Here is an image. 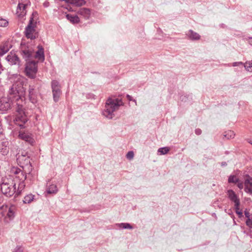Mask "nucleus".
<instances>
[{"label": "nucleus", "mask_w": 252, "mask_h": 252, "mask_svg": "<svg viewBox=\"0 0 252 252\" xmlns=\"http://www.w3.org/2000/svg\"><path fill=\"white\" fill-rule=\"evenodd\" d=\"M123 105L124 103L120 99L109 98L106 101L103 115L109 119H112L114 116V112L118 110L120 106Z\"/></svg>", "instance_id": "obj_2"}, {"label": "nucleus", "mask_w": 252, "mask_h": 252, "mask_svg": "<svg viewBox=\"0 0 252 252\" xmlns=\"http://www.w3.org/2000/svg\"><path fill=\"white\" fill-rule=\"evenodd\" d=\"M237 187L238 188L240 189H242L244 188V183H243L242 182H240V181L239 182H237Z\"/></svg>", "instance_id": "obj_38"}, {"label": "nucleus", "mask_w": 252, "mask_h": 252, "mask_svg": "<svg viewBox=\"0 0 252 252\" xmlns=\"http://www.w3.org/2000/svg\"><path fill=\"white\" fill-rule=\"evenodd\" d=\"M16 183L12 178H5L1 180L0 184V190L2 194L7 197H11L15 194V197L20 194H17Z\"/></svg>", "instance_id": "obj_1"}, {"label": "nucleus", "mask_w": 252, "mask_h": 252, "mask_svg": "<svg viewBox=\"0 0 252 252\" xmlns=\"http://www.w3.org/2000/svg\"><path fill=\"white\" fill-rule=\"evenodd\" d=\"M16 157L18 164L23 170L25 166H27L29 168H31L32 166L30 164V159L28 156L23 154L20 155L18 153L17 154Z\"/></svg>", "instance_id": "obj_11"}, {"label": "nucleus", "mask_w": 252, "mask_h": 252, "mask_svg": "<svg viewBox=\"0 0 252 252\" xmlns=\"http://www.w3.org/2000/svg\"><path fill=\"white\" fill-rule=\"evenodd\" d=\"M236 213L238 215L239 218L243 217V213L241 210H240V206H234Z\"/></svg>", "instance_id": "obj_33"}, {"label": "nucleus", "mask_w": 252, "mask_h": 252, "mask_svg": "<svg viewBox=\"0 0 252 252\" xmlns=\"http://www.w3.org/2000/svg\"><path fill=\"white\" fill-rule=\"evenodd\" d=\"M37 48L36 52L34 51V59H37L39 61L43 62L45 60L44 49L41 45H38Z\"/></svg>", "instance_id": "obj_17"}, {"label": "nucleus", "mask_w": 252, "mask_h": 252, "mask_svg": "<svg viewBox=\"0 0 252 252\" xmlns=\"http://www.w3.org/2000/svg\"><path fill=\"white\" fill-rule=\"evenodd\" d=\"M19 137L21 139H23L25 141L29 142L31 144H32V143L34 142V139L32 137H31V136L28 133L24 132H20L19 134Z\"/></svg>", "instance_id": "obj_21"}, {"label": "nucleus", "mask_w": 252, "mask_h": 252, "mask_svg": "<svg viewBox=\"0 0 252 252\" xmlns=\"http://www.w3.org/2000/svg\"><path fill=\"white\" fill-rule=\"evenodd\" d=\"M46 190L49 194L56 193L58 191V189L56 185L52 184L47 187Z\"/></svg>", "instance_id": "obj_26"}, {"label": "nucleus", "mask_w": 252, "mask_h": 252, "mask_svg": "<svg viewBox=\"0 0 252 252\" xmlns=\"http://www.w3.org/2000/svg\"><path fill=\"white\" fill-rule=\"evenodd\" d=\"M251 144H252V142H251Z\"/></svg>", "instance_id": "obj_47"}, {"label": "nucleus", "mask_w": 252, "mask_h": 252, "mask_svg": "<svg viewBox=\"0 0 252 252\" xmlns=\"http://www.w3.org/2000/svg\"><path fill=\"white\" fill-rule=\"evenodd\" d=\"M195 132L197 135H200L201 133V130L199 128H197L195 130Z\"/></svg>", "instance_id": "obj_41"}, {"label": "nucleus", "mask_w": 252, "mask_h": 252, "mask_svg": "<svg viewBox=\"0 0 252 252\" xmlns=\"http://www.w3.org/2000/svg\"><path fill=\"white\" fill-rule=\"evenodd\" d=\"M239 179L236 177L235 175H230L228 179V182L229 183L236 184L239 182Z\"/></svg>", "instance_id": "obj_29"}, {"label": "nucleus", "mask_w": 252, "mask_h": 252, "mask_svg": "<svg viewBox=\"0 0 252 252\" xmlns=\"http://www.w3.org/2000/svg\"><path fill=\"white\" fill-rule=\"evenodd\" d=\"M77 13L86 19H89L91 15V11L89 8H81L78 11Z\"/></svg>", "instance_id": "obj_23"}, {"label": "nucleus", "mask_w": 252, "mask_h": 252, "mask_svg": "<svg viewBox=\"0 0 252 252\" xmlns=\"http://www.w3.org/2000/svg\"><path fill=\"white\" fill-rule=\"evenodd\" d=\"M244 186L245 192L252 195V177L248 174L245 175Z\"/></svg>", "instance_id": "obj_12"}, {"label": "nucleus", "mask_w": 252, "mask_h": 252, "mask_svg": "<svg viewBox=\"0 0 252 252\" xmlns=\"http://www.w3.org/2000/svg\"><path fill=\"white\" fill-rule=\"evenodd\" d=\"M16 112L17 114L15 119V124L21 128H24L25 124L28 121V118L23 111L22 105L18 104Z\"/></svg>", "instance_id": "obj_8"}, {"label": "nucleus", "mask_w": 252, "mask_h": 252, "mask_svg": "<svg viewBox=\"0 0 252 252\" xmlns=\"http://www.w3.org/2000/svg\"><path fill=\"white\" fill-rule=\"evenodd\" d=\"M221 165L222 166L226 165V163L225 162H221Z\"/></svg>", "instance_id": "obj_44"}, {"label": "nucleus", "mask_w": 252, "mask_h": 252, "mask_svg": "<svg viewBox=\"0 0 252 252\" xmlns=\"http://www.w3.org/2000/svg\"><path fill=\"white\" fill-rule=\"evenodd\" d=\"M51 86L54 100L55 102H57L59 100L62 94L61 86L59 82L57 80L52 81Z\"/></svg>", "instance_id": "obj_10"}, {"label": "nucleus", "mask_w": 252, "mask_h": 252, "mask_svg": "<svg viewBox=\"0 0 252 252\" xmlns=\"http://www.w3.org/2000/svg\"><path fill=\"white\" fill-rule=\"evenodd\" d=\"M246 225L250 228H252V219L249 218L246 221Z\"/></svg>", "instance_id": "obj_37"}, {"label": "nucleus", "mask_w": 252, "mask_h": 252, "mask_svg": "<svg viewBox=\"0 0 252 252\" xmlns=\"http://www.w3.org/2000/svg\"><path fill=\"white\" fill-rule=\"evenodd\" d=\"M8 22L5 19L0 18V27H5L8 25Z\"/></svg>", "instance_id": "obj_34"}, {"label": "nucleus", "mask_w": 252, "mask_h": 252, "mask_svg": "<svg viewBox=\"0 0 252 252\" xmlns=\"http://www.w3.org/2000/svg\"><path fill=\"white\" fill-rule=\"evenodd\" d=\"M244 213H245V215L246 218H247L248 219L250 218V213L247 210H246L244 211Z\"/></svg>", "instance_id": "obj_40"}, {"label": "nucleus", "mask_w": 252, "mask_h": 252, "mask_svg": "<svg viewBox=\"0 0 252 252\" xmlns=\"http://www.w3.org/2000/svg\"><path fill=\"white\" fill-rule=\"evenodd\" d=\"M235 134L233 131L228 130L225 131L223 134V139H230L234 137Z\"/></svg>", "instance_id": "obj_27"}, {"label": "nucleus", "mask_w": 252, "mask_h": 252, "mask_svg": "<svg viewBox=\"0 0 252 252\" xmlns=\"http://www.w3.org/2000/svg\"><path fill=\"white\" fill-rule=\"evenodd\" d=\"M126 97L128 99V100H129V101H133L136 102V100L135 99H133L132 96H130V95L127 94Z\"/></svg>", "instance_id": "obj_39"}, {"label": "nucleus", "mask_w": 252, "mask_h": 252, "mask_svg": "<svg viewBox=\"0 0 252 252\" xmlns=\"http://www.w3.org/2000/svg\"><path fill=\"white\" fill-rule=\"evenodd\" d=\"M239 64H243V63L242 62H238V63L236 62V63H233V65L234 66H237Z\"/></svg>", "instance_id": "obj_43"}, {"label": "nucleus", "mask_w": 252, "mask_h": 252, "mask_svg": "<svg viewBox=\"0 0 252 252\" xmlns=\"http://www.w3.org/2000/svg\"><path fill=\"white\" fill-rule=\"evenodd\" d=\"M227 194L228 195V198L232 201L234 203V206H240V199L238 198L237 194L232 189H229L227 190Z\"/></svg>", "instance_id": "obj_15"}, {"label": "nucleus", "mask_w": 252, "mask_h": 252, "mask_svg": "<svg viewBox=\"0 0 252 252\" xmlns=\"http://www.w3.org/2000/svg\"><path fill=\"white\" fill-rule=\"evenodd\" d=\"M227 194L228 195V198L232 201L234 203V206H240V199L238 198L237 194L232 189H229L227 190Z\"/></svg>", "instance_id": "obj_14"}, {"label": "nucleus", "mask_w": 252, "mask_h": 252, "mask_svg": "<svg viewBox=\"0 0 252 252\" xmlns=\"http://www.w3.org/2000/svg\"><path fill=\"white\" fill-rule=\"evenodd\" d=\"M134 157V153L133 151H129L126 155V157L128 159H131L133 158Z\"/></svg>", "instance_id": "obj_35"}, {"label": "nucleus", "mask_w": 252, "mask_h": 252, "mask_svg": "<svg viewBox=\"0 0 252 252\" xmlns=\"http://www.w3.org/2000/svg\"><path fill=\"white\" fill-rule=\"evenodd\" d=\"M187 35L189 38L191 40H198L200 39V35L191 30L189 31Z\"/></svg>", "instance_id": "obj_22"}, {"label": "nucleus", "mask_w": 252, "mask_h": 252, "mask_svg": "<svg viewBox=\"0 0 252 252\" xmlns=\"http://www.w3.org/2000/svg\"><path fill=\"white\" fill-rule=\"evenodd\" d=\"M245 69L250 72H252V62L248 61L244 64Z\"/></svg>", "instance_id": "obj_30"}, {"label": "nucleus", "mask_w": 252, "mask_h": 252, "mask_svg": "<svg viewBox=\"0 0 252 252\" xmlns=\"http://www.w3.org/2000/svg\"><path fill=\"white\" fill-rule=\"evenodd\" d=\"M66 17L72 24H77L80 22L79 18L77 15L67 14Z\"/></svg>", "instance_id": "obj_24"}, {"label": "nucleus", "mask_w": 252, "mask_h": 252, "mask_svg": "<svg viewBox=\"0 0 252 252\" xmlns=\"http://www.w3.org/2000/svg\"><path fill=\"white\" fill-rule=\"evenodd\" d=\"M11 173L14 175L13 181L18 184L17 194H21L22 191L25 189V181L27 178V175L22 169L17 167H13L11 169Z\"/></svg>", "instance_id": "obj_3"}, {"label": "nucleus", "mask_w": 252, "mask_h": 252, "mask_svg": "<svg viewBox=\"0 0 252 252\" xmlns=\"http://www.w3.org/2000/svg\"><path fill=\"white\" fill-rule=\"evenodd\" d=\"M12 48V45L8 41H5L0 45V57L7 53Z\"/></svg>", "instance_id": "obj_16"}, {"label": "nucleus", "mask_w": 252, "mask_h": 252, "mask_svg": "<svg viewBox=\"0 0 252 252\" xmlns=\"http://www.w3.org/2000/svg\"><path fill=\"white\" fill-rule=\"evenodd\" d=\"M13 252H22V250L21 247H17Z\"/></svg>", "instance_id": "obj_42"}, {"label": "nucleus", "mask_w": 252, "mask_h": 252, "mask_svg": "<svg viewBox=\"0 0 252 252\" xmlns=\"http://www.w3.org/2000/svg\"><path fill=\"white\" fill-rule=\"evenodd\" d=\"M26 5L25 4H23V3H19L18 5V6H17V10H25V9L26 8Z\"/></svg>", "instance_id": "obj_36"}, {"label": "nucleus", "mask_w": 252, "mask_h": 252, "mask_svg": "<svg viewBox=\"0 0 252 252\" xmlns=\"http://www.w3.org/2000/svg\"><path fill=\"white\" fill-rule=\"evenodd\" d=\"M14 217L13 210L7 206L2 205L0 207V221L9 222Z\"/></svg>", "instance_id": "obj_5"}, {"label": "nucleus", "mask_w": 252, "mask_h": 252, "mask_svg": "<svg viewBox=\"0 0 252 252\" xmlns=\"http://www.w3.org/2000/svg\"><path fill=\"white\" fill-rule=\"evenodd\" d=\"M249 43L251 45H252V38H251L249 40Z\"/></svg>", "instance_id": "obj_45"}, {"label": "nucleus", "mask_w": 252, "mask_h": 252, "mask_svg": "<svg viewBox=\"0 0 252 252\" xmlns=\"http://www.w3.org/2000/svg\"><path fill=\"white\" fill-rule=\"evenodd\" d=\"M36 26V22L34 21L33 17H31L29 23L26 27L25 31V35L27 38L34 39L38 37V33L35 29Z\"/></svg>", "instance_id": "obj_6"}, {"label": "nucleus", "mask_w": 252, "mask_h": 252, "mask_svg": "<svg viewBox=\"0 0 252 252\" xmlns=\"http://www.w3.org/2000/svg\"><path fill=\"white\" fill-rule=\"evenodd\" d=\"M6 60L11 65H20L19 58L14 53L10 52L6 57Z\"/></svg>", "instance_id": "obj_13"}, {"label": "nucleus", "mask_w": 252, "mask_h": 252, "mask_svg": "<svg viewBox=\"0 0 252 252\" xmlns=\"http://www.w3.org/2000/svg\"><path fill=\"white\" fill-rule=\"evenodd\" d=\"M34 195L32 194H29L25 196L23 202L25 204L31 203L34 199Z\"/></svg>", "instance_id": "obj_28"}, {"label": "nucleus", "mask_w": 252, "mask_h": 252, "mask_svg": "<svg viewBox=\"0 0 252 252\" xmlns=\"http://www.w3.org/2000/svg\"><path fill=\"white\" fill-rule=\"evenodd\" d=\"M119 226L124 229H132V226L127 223H121L119 224Z\"/></svg>", "instance_id": "obj_32"}, {"label": "nucleus", "mask_w": 252, "mask_h": 252, "mask_svg": "<svg viewBox=\"0 0 252 252\" xmlns=\"http://www.w3.org/2000/svg\"><path fill=\"white\" fill-rule=\"evenodd\" d=\"M20 53L22 58L26 62L34 60V48L32 45L22 42Z\"/></svg>", "instance_id": "obj_4"}, {"label": "nucleus", "mask_w": 252, "mask_h": 252, "mask_svg": "<svg viewBox=\"0 0 252 252\" xmlns=\"http://www.w3.org/2000/svg\"><path fill=\"white\" fill-rule=\"evenodd\" d=\"M2 70H3V69L2 68V67H0V74L1 73V72Z\"/></svg>", "instance_id": "obj_46"}, {"label": "nucleus", "mask_w": 252, "mask_h": 252, "mask_svg": "<svg viewBox=\"0 0 252 252\" xmlns=\"http://www.w3.org/2000/svg\"><path fill=\"white\" fill-rule=\"evenodd\" d=\"M65 1L77 6H82L85 3L84 0H65Z\"/></svg>", "instance_id": "obj_25"}, {"label": "nucleus", "mask_w": 252, "mask_h": 252, "mask_svg": "<svg viewBox=\"0 0 252 252\" xmlns=\"http://www.w3.org/2000/svg\"><path fill=\"white\" fill-rule=\"evenodd\" d=\"M9 150V142L6 139H3L0 143V153L2 155H6Z\"/></svg>", "instance_id": "obj_18"}, {"label": "nucleus", "mask_w": 252, "mask_h": 252, "mask_svg": "<svg viewBox=\"0 0 252 252\" xmlns=\"http://www.w3.org/2000/svg\"><path fill=\"white\" fill-rule=\"evenodd\" d=\"M29 97L30 101L33 104L37 102V95L36 92L32 86H30L29 89Z\"/></svg>", "instance_id": "obj_20"}, {"label": "nucleus", "mask_w": 252, "mask_h": 252, "mask_svg": "<svg viewBox=\"0 0 252 252\" xmlns=\"http://www.w3.org/2000/svg\"><path fill=\"white\" fill-rule=\"evenodd\" d=\"M37 63L38 62H35L34 60L27 62L25 68L27 76L31 78H34L36 77L37 71Z\"/></svg>", "instance_id": "obj_9"}, {"label": "nucleus", "mask_w": 252, "mask_h": 252, "mask_svg": "<svg viewBox=\"0 0 252 252\" xmlns=\"http://www.w3.org/2000/svg\"><path fill=\"white\" fill-rule=\"evenodd\" d=\"M170 149L168 147H163L160 148L158 150V152L160 154V155H165L167 154Z\"/></svg>", "instance_id": "obj_31"}, {"label": "nucleus", "mask_w": 252, "mask_h": 252, "mask_svg": "<svg viewBox=\"0 0 252 252\" xmlns=\"http://www.w3.org/2000/svg\"><path fill=\"white\" fill-rule=\"evenodd\" d=\"M24 91L23 84L21 82L18 81L14 83L11 86L9 94L11 98H14L18 100L21 98V95Z\"/></svg>", "instance_id": "obj_7"}, {"label": "nucleus", "mask_w": 252, "mask_h": 252, "mask_svg": "<svg viewBox=\"0 0 252 252\" xmlns=\"http://www.w3.org/2000/svg\"><path fill=\"white\" fill-rule=\"evenodd\" d=\"M10 108V103L7 98H2L0 99V110L6 111Z\"/></svg>", "instance_id": "obj_19"}]
</instances>
